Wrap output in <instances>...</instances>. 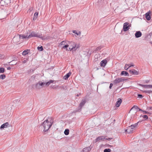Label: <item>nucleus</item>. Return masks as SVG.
Listing matches in <instances>:
<instances>
[{
    "label": "nucleus",
    "mask_w": 152,
    "mask_h": 152,
    "mask_svg": "<svg viewBox=\"0 0 152 152\" xmlns=\"http://www.w3.org/2000/svg\"><path fill=\"white\" fill-rule=\"evenodd\" d=\"M105 138L104 136H100L98 137L95 140V142H97L100 140L103 141L104 139H105Z\"/></svg>",
    "instance_id": "10"
},
{
    "label": "nucleus",
    "mask_w": 152,
    "mask_h": 152,
    "mask_svg": "<svg viewBox=\"0 0 152 152\" xmlns=\"http://www.w3.org/2000/svg\"><path fill=\"white\" fill-rule=\"evenodd\" d=\"M45 83L44 82H42L40 81H39L38 83L36 84V88L38 89H40L41 87H43Z\"/></svg>",
    "instance_id": "7"
},
{
    "label": "nucleus",
    "mask_w": 152,
    "mask_h": 152,
    "mask_svg": "<svg viewBox=\"0 0 152 152\" xmlns=\"http://www.w3.org/2000/svg\"><path fill=\"white\" fill-rule=\"evenodd\" d=\"M113 84L112 83H110V85L109 86V88L110 89H111L112 87L113 86Z\"/></svg>",
    "instance_id": "41"
},
{
    "label": "nucleus",
    "mask_w": 152,
    "mask_h": 152,
    "mask_svg": "<svg viewBox=\"0 0 152 152\" xmlns=\"http://www.w3.org/2000/svg\"><path fill=\"white\" fill-rule=\"evenodd\" d=\"M6 77V76L5 75L3 74L0 75V79L4 80Z\"/></svg>",
    "instance_id": "27"
},
{
    "label": "nucleus",
    "mask_w": 152,
    "mask_h": 152,
    "mask_svg": "<svg viewBox=\"0 0 152 152\" xmlns=\"http://www.w3.org/2000/svg\"><path fill=\"white\" fill-rule=\"evenodd\" d=\"M129 23L126 22L124 24L123 30L124 31H126L129 29L130 26L128 25Z\"/></svg>",
    "instance_id": "5"
},
{
    "label": "nucleus",
    "mask_w": 152,
    "mask_h": 152,
    "mask_svg": "<svg viewBox=\"0 0 152 152\" xmlns=\"http://www.w3.org/2000/svg\"><path fill=\"white\" fill-rule=\"evenodd\" d=\"M53 80H50L49 81L47 82H46L45 83V84L46 85V86H48L51 83H53Z\"/></svg>",
    "instance_id": "23"
},
{
    "label": "nucleus",
    "mask_w": 152,
    "mask_h": 152,
    "mask_svg": "<svg viewBox=\"0 0 152 152\" xmlns=\"http://www.w3.org/2000/svg\"><path fill=\"white\" fill-rule=\"evenodd\" d=\"M86 102V99H82L81 102L80 103L77 109L75 110V112H80L81 110L82 107L84 105Z\"/></svg>",
    "instance_id": "3"
},
{
    "label": "nucleus",
    "mask_w": 152,
    "mask_h": 152,
    "mask_svg": "<svg viewBox=\"0 0 152 152\" xmlns=\"http://www.w3.org/2000/svg\"><path fill=\"white\" fill-rule=\"evenodd\" d=\"M69 133V130L68 129H66L64 131V134L65 135H67Z\"/></svg>",
    "instance_id": "25"
},
{
    "label": "nucleus",
    "mask_w": 152,
    "mask_h": 152,
    "mask_svg": "<svg viewBox=\"0 0 152 152\" xmlns=\"http://www.w3.org/2000/svg\"><path fill=\"white\" fill-rule=\"evenodd\" d=\"M144 92L146 93L150 94V93H152V91L151 90H147L144 91Z\"/></svg>",
    "instance_id": "34"
},
{
    "label": "nucleus",
    "mask_w": 152,
    "mask_h": 152,
    "mask_svg": "<svg viewBox=\"0 0 152 152\" xmlns=\"http://www.w3.org/2000/svg\"><path fill=\"white\" fill-rule=\"evenodd\" d=\"M134 65L133 64H130V65H129V67H130L132 66H134Z\"/></svg>",
    "instance_id": "45"
},
{
    "label": "nucleus",
    "mask_w": 152,
    "mask_h": 152,
    "mask_svg": "<svg viewBox=\"0 0 152 152\" xmlns=\"http://www.w3.org/2000/svg\"><path fill=\"white\" fill-rule=\"evenodd\" d=\"M39 36H40V37L39 38H41L42 40H44L45 39H49V37L48 36H44L42 37V34L39 35Z\"/></svg>",
    "instance_id": "21"
},
{
    "label": "nucleus",
    "mask_w": 152,
    "mask_h": 152,
    "mask_svg": "<svg viewBox=\"0 0 152 152\" xmlns=\"http://www.w3.org/2000/svg\"><path fill=\"white\" fill-rule=\"evenodd\" d=\"M140 122L139 121H138V122H137V123H135L134 124H132V125L131 126L132 127H133V129L134 128H135V127H136L138 125V123Z\"/></svg>",
    "instance_id": "26"
},
{
    "label": "nucleus",
    "mask_w": 152,
    "mask_h": 152,
    "mask_svg": "<svg viewBox=\"0 0 152 152\" xmlns=\"http://www.w3.org/2000/svg\"><path fill=\"white\" fill-rule=\"evenodd\" d=\"M106 140H111L112 139V138H106L105 139Z\"/></svg>",
    "instance_id": "44"
},
{
    "label": "nucleus",
    "mask_w": 152,
    "mask_h": 152,
    "mask_svg": "<svg viewBox=\"0 0 152 152\" xmlns=\"http://www.w3.org/2000/svg\"><path fill=\"white\" fill-rule=\"evenodd\" d=\"M71 74L72 72H69L64 77V79L66 80H67Z\"/></svg>",
    "instance_id": "18"
},
{
    "label": "nucleus",
    "mask_w": 152,
    "mask_h": 152,
    "mask_svg": "<svg viewBox=\"0 0 152 152\" xmlns=\"http://www.w3.org/2000/svg\"><path fill=\"white\" fill-rule=\"evenodd\" d=\"M137 109H138L139 110V111H142V112L143 110H142V109H140V108H139Z\"/></svg>",
    "instance_id": "46"
},
{
    "label": "nucleus",
    "mask_w": 152,
    "mask_h": 152,
    "mask_svg": "<svg viewBox=\"0 0 152 152\" xmlns=\"http://www.w3.org/2000/svg\"><path fill=\"white\" fill-rule=\"evenodd\" d=\"M15 61V60H12V61L9 62L10 64L11 63V64H10L11 65H15L17 64V63H15V62L13 63L14 61Z\"/></svg>",
    "instance_id": "33"
},
{
    "label": "nucleus",
    "mask_w": 152,
    "mask_h": 152,
    "mask_svg": "<svg viewBox=\"0 0 152 152\" xmlns=\"http://www.w3.org/2000/svg\"><path fill=\"white\" fill-rule=\"evenodd\" d=\"M69 49L70 51H75L77 50L79 47V45H77L76 44L73 42H69L68 44Z\"/></svg>",
    "instance_id": "2"
},
{
    "label": "nucleus",
    "mask_w": 152,
    "mask_h": 152,
    "mask_svg": "<svg viewBox=\"0 0 152 152\" xmlns=\"http://www.w3.org/2000/svg\"><path fill=\"white\" fill-rule=\"evenodd\" d=\"M142 117L145 119H147L148 118V116L147 115H142Z\"/></svg>",
    "instance_id": "36"
},
{
    "label": "nucleus",
    "mask_w": 152,
    "mask_h": 152,
    "mask_svg": "<svg viewBox=\"0 0 152 152\" xmlns=\"http://www.w3.org/2000/svg\"><path fill=\"white\" fill-rule=\"evenodd\" d=\"M4 72V69L3 67H1L0 68V73H2Z\"/></svg>",
    "instance_id": "32"
},
{
    "label": "nucleus",
    "mask_w": 152,
    "mask_h": 152,
    "mask_svg": "<svg viewBox=\"0 0 152 152\" xmlns=\"http://www.w3.org/2000/svg\"><path fill=\"white\" fill-rule=\"evenodd\" d=\"M10 1L11 0H6V1H7V3L8 4V3H10Z\"/></svg>",
    "instance_id": "43"
},
{
    "label": "nucleus",
    "mask_w": 152,
    "mask_h": 152,
    "mask_svg": "<svg viewBox=\"0 0 152 152\" xmlns=\"http://www.w3.org/2000/svg\"><path fill=\"white\" fill-rule=\"evenodd\" d=\"M111 150L109 148H106L104 150V152H110Z\"/></svg>",
    "instance_id": "31"
},
{
    "label": "nucleus",
    "mask_w": 152,
    "mask_h": 152,
    "mask_svg": "<svg viewBox=\"0 0 152 152\" xmlns=\"http://www.w3.org/2000/svg\"><path fill=\"white\" fill-rule=\"evenodd\" d=\"M38 15V13L37 12L35 13L34 14V17L33 20H35L37 18Z\"/></svg>",
    "instance_id": "22"
},
{
    "label": "nucleus",
    "mask_w": 152,
    "mask_h": 152,
    "mask_svg": "<svg viewBox=\"0 0 152 152\" xmlns=\"http://www.w3.org/2000/svg\"><path fill=\"white\" fill-rule=\"evenodd\" d=\"M150 44H152V42L151 41L150 42Z\"/></svg>",
    "instance_id": "51"
},
{
    "label": "nucleus",
    "mask_w": 152,
    "mask_h": 152,
    "mask_svg": "<svg viewBox=\"0 0 152 152\" xmlns=\"http://www.w3.org/2000/svg\"><path fill=\"white\" fill-rule=\"evenodd\" d=\"M151 13V11H149L147 12L145 14V18H146V19L148 20H149L151 19L150 15Z\"/></svg>",
    "instance_id": "11"
},
{
    "label": "nucleus",
    "mask_w": 152,
    "mask_h": 152,
    "mask_svg": "<svg viewBox=\"0 0 152 152\" xmlns=\"http://www.w3.org/2000/svg\"><path fill=\"white\" fill-rule=\"evenodd\" d=\"M32 37H37L39 38L40 37V36H39V35H38L34 32L32 31L30 34L28 36V38H30Z\"/></svg>",
    "instance_id": "6"
},
{
    "label": "nucleus",
    "mask_w": 152,
    "mask_h": 152,
    "mask_svg": "<svg viewBox=\"0 0 152 152\" xmlns=\"http://www.w3.org/2000/svg\"><path fill=\"white\" fill-rule=\"evenodd\" d=\"M107 62V60L106 59H105L101 61L100 63V65L102 67H104Z\"/></svg>",
    "instance_id": "8"
},
{
    "label": "nucleus",
    "mask_w": 152,
    "mask_h": 152,
    "mask_svg": "<svg viewBox=\"0 0 152 152\" xmlns=\"http://www.w3.org/2000/svg\"><path fill=\"white\" fill-rule=\"evenodd\" d=\"M142 112L143 114H148L149 113L148 112L145 110H143Z\"/></svg>",
    "instance_id": "40"
},
{
    "label": "nucleus",
    "mask_w": 152,
    "mask_h": 152,
    "mask_svg": "<svg viewBox=\"0 0 152 152\" xmlns=\"http://www.w3.org/2000/svg\"><path fill=\"white\" fill-rule=\"evenodd\" d=\"M26 60H24V61H23V63H26Z\"/></svg>",
    "instance_id": "48"
},
{
    "label": "nucleus",
    "mask_w": 152,
    "mask_h": 152,
    "mask_svg": "<svg viewBox=\"0 0 152 152\" xmlns=\"http://www.w3.org/2000/svg\"><path fill=\"white\" fill-rule=\"evenodd\" d=\"M142 33L140 31H137L135 34V37L137 38H139L142 35Z\"/></svg>",
    "instance_id": "12"
},
{
    "label": "nucleus",
    "mask_w": 152,
    "mask_h": 152,
    "mask_svg": "<svg viewBox=\"0 0 152 152\" xmlns=\"http://www.w3.org/2000/svg\"><path fill=\"white\" fill-rule=\"evenodd\" d=\"M2 55L1 56V55H0V58H2Z\"/></svg>",
    "instance_id": "49"
},
{
    "label": "nucleus",
    "mask_w": 152,
    "mask_h": 152,
    "mask_svg": "<svg viewBox=\"0 0 152 152\" xmlns=\"http://www.w3.org/2000/svg\"><path fill=\"white\" fill-rule=\"evenodd\" d=\"M150 110H152V107L150 108Z\"/></svg>",
    "instance_id": "50"
},
{
    "label": "nucleus",
    "mask_w": 152,
    "mask_h": 152,
    "mask_svg": "<svg viewBox=\"0 0 152 152\" xmlns=\"http://www.w3.org/2000/svg\"><path fill=\"white\" fill-rule=\"evenodd\" d=\"M134 108H135L136 109H137L138 108V107L136 105H134L131 108V110H132Z\"/></svg>",
    "instance_id": "37"
},
{
    "label": "nucleus",
    "mask_w": 152,
    "mask_h": 152,
    "mask_svg": "<svg viewBox=\"0 0 152 152\" xmlns=\"http://www.w3.org/2000/svg\"><path fill=\"white\" fill-rule=\"evenodd\" d=\"M65 42L64 41H63L60 43V45H64L65 44Z\"/></svg>",
    "instance_id": "39"
},
{
    "label": "nucleus",
    "mask_w": 152,
    "mask_h": 152,
    "mask_svg": "<svg viewBox=\"0 0 152 152\" xmlns=\"http://www.w3.org/2000/svg\"><path fill=\"white\" fill-rule=\"evenodd\" d=\"M124 80L123 77L117 78L113 81V83L114 85H115L118 83L124 81Z\"/></svg>",
    "instance_id": "4"
},
{
    "label": "nucleus",
    "mask_w": 152,
    "mask_h": 152,
    "mask_svg": "<svg viewBox=\"0 0 152 152\" xmlns=\"http://www.w3.org/2000/svg\"><path fill=\"white\" fill-rule=\"evenodd\" d=\"M69 47V45H68L67 44V45H65L63 47V48H64L65 49V48H66V50H67L68 51H69V49L68 50V49L67 48Z\"/></svg>",
    "instance_id": "35"
},
{
    "label": "nucleus",
    "mask_w": 152,
    "mask_h": 152,
    "mask_svg": "<svg viewBox=\"0 0 152 152\" xmlns=\"http://www.w3.org/2000/svg\"><path fill=\"white\" fill-rule=\"evenodd\" d=\"M29 50H25L22 53V55L23 56H26L27 54H28V51Z\"/></svg>",
    "instance_id": "24"
},
{
    "label": "nucleus",
    "mask_w": 152,
    "mask_h": 152,
    "mask_svg": "<svg viewBox=\"0 0 152 152\" xmlns=\"http://www.w3.org/2000/svg\"><path fill=\"white\" fill-rule=\"evenodd\" d=\"M129 64H126L125 65V67H124V69L125 70H127L128 68L129 67Z\"/></svg>",
    "instance_id": "30"
},
{
    "label": "nucleus",
    "mask_w": 152,
    "mask_h": 152,
    "mask_svg": "<svg viewBox=\"0 0 152 152\" xmlns=\"http://www.w3.org/2000/svg\"><path fill=\"white\" fill-rule=\"evenodd\" d=\"M11 69V68L10 67H8L7 68V70H10Z\"/></svg>",
    "instance_id": "47"
},
{
    "label": "nucleus",
    "mask_w": 152,
    "mask_h": 152,
    "mask_svg": "<svg viewBox=\"0 0 152 152\" xmlns=\"http://www.w3.org/2000/svg\"><path fill=\"white\" fill-rule=\"evenodd\" d=\"M129 72L130 74H132L134 75H138V72L134 69L130 70Z\"/></svg>",
    "instance_id": "14"
},
{
    "label": "nucleus",
    "mask_w": 152,
    "mask_h": 152,
    "mask_svg": "<svg viewBox=\"0 0 152 152\" xmlns=\"http://www.w3.org/2000/svg\"><path fill=\"white\" fill-rule=\"evenodd\" d=\"M76 96H79V94H77V95H76Z\"/></svg>",
    "instance_id": "52"
},
{
    "label": "nucleus",
    "mask_w": 152,
    "mask_h": 152,
    "mask_svg": "<svg viewBox=\"0 0 152 152\" xmlns=\"http://www.w3.org/2000/svg\"><path fill=\"white\" fill-rule=\"evenodd\" d=\"M101 49V47H98L96 48V50H100Z\"/></svg>",
    "instance_id": "42"
},
{
    "label": "nucleus",
    "mask_w": 152,
    "mask_h": 152,
    "mask_svg": "<svg viewBox=\"0 0 152 152\" xmlns=\"http://www.w3.org/2000/svg\"><path fill=\"white\" fill-rule=\"evenodd\" d=\"M91 148L90 146L84 148L82 150V152H88L91 150Z\"/></svg>",
    "instance_id": "16"
},
{
    "label": "nucleus",
    "mask_w": 152,
    "mask_h": 152,
    "mask_svg": "<svg viewBox=\"0 0 152 152\" xmlns=\"http://www.w3.org/2000/svg\"><path fill=\"white\" fill-rule=\"evenodd\" d=\"M120 75H124V76H129V73L125 71H122L121 72Z\"/></svg>",
    "instance_id": "19"
},
{
    "label": "nucleus",
    "mask_w": 152,
    "mask_h": 152,
    "mask_svg": "<svg viewBox=\"0 0 152 152\" xmlns=\"http://www.w3.org/2000/svg\"><path fill=\"white\" fill-rule=\"evenodd\" d=\"M133 129V127H132L131 126H130L128 127L127 128V129H126L125 132H126L129 134L131 133L132 132Z\"/></svg>",
    "instance_id": "9"
},
{
    "label": "nucleus",
    "mask_w": 152,
    "mask_h": 152,
    "mask_svg": "<svg viewBox=\"0 0 152 152\" xmlns=\"http://www.w3.org/2000/svg\"><path fill=\"white\" fill-rule=\"evenodd\" d=\"M72 32L73 33L76 34L77 35H80L81 34V32L80 31H79L77 32L75 30H73L72 31Z\"/></svg>",
    "instance_id": "28"
},
{
    "label": "nucleus",
    "mask_w": 152,
    "mask_h": 152,
    "mask_svg": "<svg viewBox=\"0 0 152 152\" xmlns=\"http://www.w3.org/2000/svg\"><path fill=\"white\" fill-rule=\"evenodd\" d=\"M137 97L138 98H140L142 99L143 97V96L142 95L140 94H138L137 95Z\"/></svg>",
    "instance_id": "38"
},
{
    "label": "nucleus",
    "mask_w": 152,
    "mask_h": 152,
    "mask_svg": "<svg viewBox=\"0 0 152 152\" xmlns=\"http://www.w3.org/2000/svg\"><path fill=\"white\" fill-rule=\"evenodd\" d=\"M19 37L20 39H26L28 38V35H27L26 36L23 35L22 34H19Z\"/></svg>",
    "instance_id": "20"
},
{
    "label": "nucleus",
    "mask_w": 152,
    "mask_h": 152,
    "mask_svg": "<svg viewBox=\"0 0 152 152\" xmlns=\"http://www.w3.org/2000/svg\"><path fill=\"white\" fill-rule=\"evenodd\" d=\"M9 125V123L6 122L1 126L0 128L1 129H2L4 128H6Z\"/></svg>",
    "instance_id": "13"
},
{
    "label": "nucleus",
    "mask_w": 152,
    "mask_h": 152,
    "mask_svg": "<svg viewBox=\"0 0 152 152\" xmlns=\"http://www.w3.org/2000/svg\"><path fill=\"white\" fill-rule=\"evenodd\" d=\"M37 48L38 50L40 51H42L43 50V48L42 46H41L40 47H38Z\"/></svg>",
    "instance_id": "29"
},
{
    "label": "nucleus",
    "mask_w": 152,
    "mask_h": 152,
    "mask_svg": "<svg viewBox=\"0 0 152 152\" xmlns=\"http://www.w3.org/2000/svg\"><path fill=\"white\" fill-rule=\"evenodd\" d=\"M53 124L52 122L48 121V119L42 123V125L43 131L45 132L47 131L50 127L52 126Z\"/></svg>",
    "instance_id": "1"
},
{
    "label": "nucleus",
    "mask_w": 152,
    "mask_h": 152,
    "mask_svg": "<svg viewBox=\"0 0 152 152\" xmlns=\"http://www.w3.org/2000/svg\"><path fill=\"white\" fill-rule=\"evenodd\" d=\"M122 102V99L120 98H118V101L116 102L115 104L116 107H119L121 104Z\"/></svg>",
    "instance_id": "15"
},
{
    "label": "nucleus",
    "mask_w": 152,
    "mask_h": 152,
    "mask_svg": "<svg viewBox=\"0 0 152 152\" xmlns=\"http://www.w3.org/2000/svg\"><path fill=\"white\" fill-rule=\"evenodd\" d=\"M139 85L142 86L143 87L146 88H152V85H144L141 84H139Z\"/></svg>",
    "instance_id": "17"
}]
</instances>
